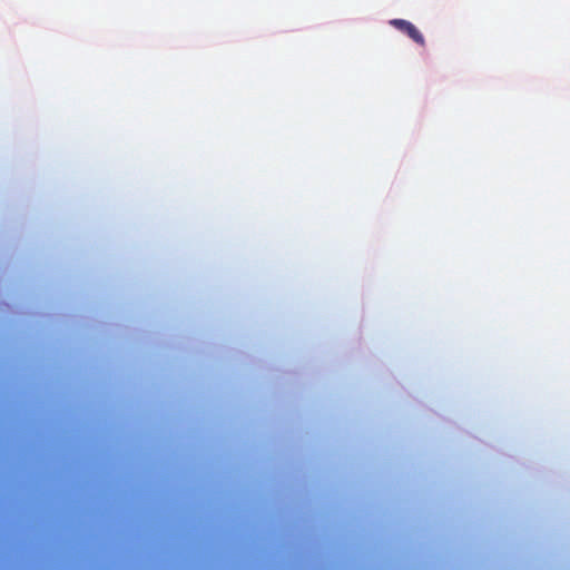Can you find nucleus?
<instances>
[{"mask_svg": "<svg viewBox=\"0 0 570 570\" xmlns=\"http://www.w3.org/2000/svg\"><path fill=\"white\" fill-rule=\"evenodd\" d=\"M390 24L396 28L399 31L405 33L417 45L422 47L425 46L423 35L417 30V28L412 22L404 19H393L390 21Z\"/></svg>", "mask_w": 570, "mask_h": 570, "instance_id": "nucleus-1", "label": "nucleus"}]
</instances>
